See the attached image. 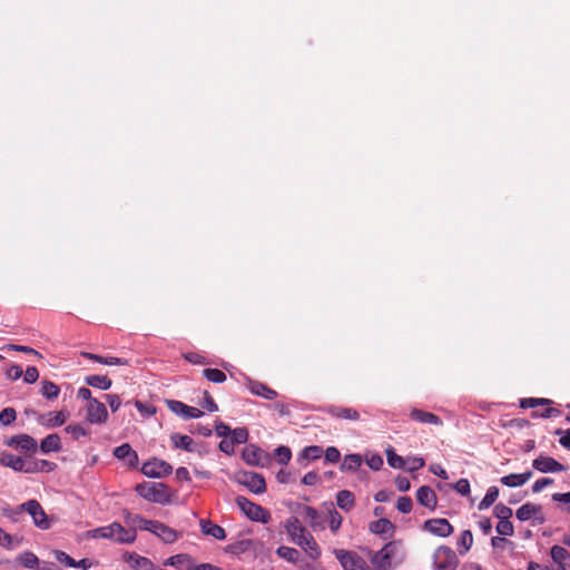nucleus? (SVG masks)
Here are the masks:
<instances>
[{"label": "nucleus", "mask_w": 570, "mask_h": 570, "mask_svg": "<svg viewBox=\"0 0 570 570\" xmlns=\"http://www.w3.org/2000/svg\"><path fill=\"white\" fill-rule=\"evenodd\" d=\"M130 560L134 561V567L138 570H151L154 568L153 563L145 557L140 556H130Z\"/></svg>", "instance_id": "nucleus-52"}, {"label": "nucleus", "mask_w": 570, "mask_h": 570, "mask_svg": "<svg viewBox=\"0 0 570 570\" xmlns=\"http://www.w3.org/2000/svg\"><path fill=\"white\" fill-rule=\"evenodd\" d=\"M396 508L402 513H409L412 510V500L409 497H401L397 500Z\"/></svg>", "instance_id": "nucleus-61"}, {"label": "nucleus", "mask_w": 570, "mask_h": 570, "mask_svg": "<svg viewBox=\"0 0 570 570\" xmlns=\"http://www.w3.org/2000/svg\"><path fill=\"white\" fill-rule=\"evenodd\" d=\"M297 546L301 547L312 560H317L322 554V550L312 534L303 541H299Z\"/></svg>", "instance_id": "nucleus-23"}, {"label": "nucleus", "mask_w": 570, "mask_h": 570, "mask_svg": "<svg viewBox=\"0 0 570 570\" xmlns=\"http://www.w3.org/2000/svg\"><path fill=\"white\" fill-rule=\"evenodd\" d=\"M416 500L428 509L433 510L436 507L435 492L428 485H423L416 491Z\"/></svg>", "instance_id": "nucleus-20"}, {"label": "nucleus", "mask_w": 570, "mask_h": 570, "mask_svg": "<svg viewBox=\"0 0 570 570\" xmlns=\"http://www.w3.org/2000/svg\"><path fill=\"white\" fill-rule=\"evenodd\" d=\"M499 497V489L497 487H490L484 498L479 503V510H485L490 508Z\"/></svg>", "instance_id": "nucleus-42"}, {"label": "nucleus", "mask_w": 570, "mask_h": 570, "mask_svg": "<svg viewBox=\"0 0 570 570\" xmlns=\"http://www.w3.org/2000/svg\"><path fill=\"white\" fill-rule=\"evenodd\" d=\"M410 417L413 421L420 422L422 424H430V425H438V426L443 424L442 420L438 415H435L431 412L419 410V409H412L410 412Z\"/></svg>", "instance_id": "nucleus-19"}, {"label": "nucleus", "mask_w": 570, "mask_h": 570, "mask_svg": "<svg viewBox=\"0 0 570 570\" xmlns=\"http://www.w3.org/2000/svg\"><path fill=\"white\" fill-rule=\"evenodd\" d=\"M125 524L128 529H132L137 534V529L149 531L154 520H147L139 514L128 511L124 513Z\"/></svg>", "instance_id": "nucleus-18"}, {"label": "nucleus", "mask_w": 570, "mask_h": 570, "mask_svg": "<svg viewBox=\"0 0 570 570\" xmlns=\"http://www.w3.org/2000/svg\"><path fill=\"white\" fill-rule=\"evenodd\" d=\"M171 410L186 419H198L204 414L202 410L188 406L179 401L171 402Z\"/></svg>", "instance_id": "nucleus-24"}, {"label": "nucleus", "mask_w": 570, "mask_h": 570, "mask_svg": "<svg viewBox=\"0 0 570 570\" xmlns=\"http://www.w3.org/2000/svg\"><path fill=\"white\" fill-rule=\"evenodd\" d=\"M239 482L253 493L261 494L266 491L265 479L256 472L243 473L239 478Z\"/></svg>", "instance_id": "nucleus-10"}, {"label": "nucleus", "mask_w": 570, "mask_h": 570, "mask_svg": "<svg viewBox=\"0 0 570 570\" xmlns=\"http://www.w3.org/2000/svg\"><path fill=\"white\" fill-rule=\"evenodd\" d=\"M17 512H27L30 514L35 525L41 530H48L51 527V519L37 500L32 499L18 505Z\"/></svg>", "instance_id": "nucleus-3"}, {"label": "nucleus", "mask_w": 570, "mask_h": 570, "mask_svg": "<svg viewBox=\"0 0 570 570\" xmlns=\"http://www.w3.org/2000/svg\"><path fill=\"white\" fill-rule=\"evenodd\" d=\"M402 560L401 546L394 541L386 543L371 557L372 564L376 570H392L394 564Z\"/></svg>", "instance_id": "nucleus-1"}, {"label": "nucleus", "mask_w": 570, "mask_h": 570, "mask_svg": "<svg viewBox=\"0 0 570 570\" xmlns=\"http://www.w3.org/2000/svg\"><path fill=\"white\" fill-rule=\"evenodd\" d=\"M330 513V529L336 533L342 525L343 518L336 510H328Z\"/></svg>", "instance_id": "nucleus-53"}, {"label": "nucleus", "mask_w": 570, "mask_h": 570, "mask_svg": "<svg viewBox=\"0 0 570 570\" xmlns=\"http://www.w3.org/2000/svg\"><path fill=\"white\" fill-rule=\"evenodd\" d=\"M341 458L340 451L335 446H328L325 451V461L336 463Z\"/></svg>", "instance_id": "nucleus-64"}, {"label": "nucleus", "mask_w": 570, "mask_h": 570, "mask_svg": "<svg viewBox=\"0 0 570 570\" xmlns=\"http://www.w3.org/2000/svg\"><path fill=\"white\" fill-rule=\"evenodd\" d=\"M494 514L498 519H500V521L509 520L512 515V510L509 507L500 503L495 505Z\"/></svg>", "instance_id": "nucleus-57"}, {"label": "nucleus", "mask_w": 570, "mask_h": 570, "mask_svg": "<svg viewBox=\"0 0 570 570\" xmlns=\"http://www.w3.org/2000/svg\"><path fill=\"white\" fill-rule=\"evenodd\" d=\"M164 564L171 566L178 570H188L193 564V560L187 554H176L168 558Z\"/></svg>", "instance_id": "nucleus-29"}, {"label": "nucleus", "mask_w": 570, "mask_h": 570, "mask_svg": "<svg viewBox=\"0 0 570 570\" xmlns=\"http://www.w3.org/2000/svg\"><path fill=\"white\" fill-rule=\"evenodd\" d=\"M55 557L57 561L65 563L68 567L75 568L76 567V560H73L69 554H67L63 551H55Z\"/></svg>", "instance_id": "nucleus-62"}, {"label": "nucleus", "mask_w": 570, "mask_h": 570, "mask_svg": "<svg viewBox=\"0 0 570 570\" xmlns=\"http://www.w3.org/2000/svg\"><path fill=\"white\" fill-rule=\"evenodd\" d=\"M202 531L206 535H210L217 540H224L226 538L225 530L210 521H202L200 522Z\"/></svg>", "instance_id": "nucleus-30"}, {"label": "nucleus", "mask_w": 570, "mask_h": 570, "mask_svg": "<svg viewBox=\"0 0 570 570\" xmlns=\"http://www.w3.org/2000/svg\"><path fill=\"white\" fill-rule=\"evenodd\" d=\"M387 463L395 469H402L405 465V459L394 452L393 449L386 450Z\"/></svg>", "instance_id": "nucleus-48"}, {"label": "nucleus", "mask_w": 570, "mask_h": 570, "mask_svg": "<svg viewBox=\"0 0 570 570\" xmlns=\"http://www.w3.org/2000/svg\"><path fill=\"white\" fill-rule=\"evenodd\" d=\"M276 554L279 558H282L288 562H292V563H297L299 561L298 550L291 548V547L282 546V547L277 548Z\"/></svg>", "instance_id": "nucleus-38"}, {"label": "nucleus", "mask_w": 570, "mask_h": 570, "mask_svg": "<svg viewBox=\"0 0 570 570\" xmlns=\"http://www.w3.org/2000/svg\"><path fill=\"white\" fill-rule=\"evenodd\" d=\"M7 444L24 452H35L38 446L37 441L28 434L12 436Z\"/></svg>", "instance_id": "nucleus-14"}, {"label": "nucleus", "mask_w": 570, "mask_h": 570, "mask_svg": "<svg viewBox=\"0 0 570 570\" xmlns=\"http://www.w3.org/2000/svg\"><path fill=\"white\" fill-rule=\"evenodd\" d=\"M497 532L500 535L510 537L514 533L513 524L510 522V520L499 521V523L497 524Z\"/></svg>", "instance_id": "nucleus-56"}, {"label": "nucleus", "mask_w": 570, "mask_h": 570, "mask_svg": "<svg viewBox=\"0 0 570 570\" xmlns=\"http://www.w3.org/2000/svg\"><path fill=\"white\" fill-rule=\"evenodd\" d=\"M141 472L148 478H165L173 472V466L160 459L154 458L145 462L141 466Z\"/></svg>", "instance_id": "nucleus-7"}, {"label": "nucleus", "mask_w": 570, "mask_h": 570, "mask_svg": "<svg viewBox=\"0 0 570 570\" xmlns=\"http://www.w3.org/2000/svg\"><path fill=\"white\" fill-rule=\"evenodd\" d=\"M85 538H87V539H98V538L108 539L107 525L99 527V528L87 531L85 533Z\"/></svg>", "instance_id": "nucleus-58"}, {"label": "nucleus", "mask_w": 570, "mask_h": 570, "mask_svg": "<svg viewBox=\"0 0 570 570\" xmlns=\"http://www.w3.org/2000/svg\"><path fill=\"white\" fill-rule=\"evenodd\" d=\"M334 553L344 570H371L366 560L355 551L338 549Z\"/></svg>", "instance_id": "nucleus-5"}, {"label": "nucleus", "mask_w": 570, "mask_h": 570, "mask_svg": "<svg viewBox=\"0 0 570 570\" xmlns=\"http://www.w3.org/2000/svg\"><path fill=\"white\" fill-rule=\"evenodd\" d=\"M336 503L342 510L350 511L355 503L354 494L348 490L338 491L336 494Z\"/></svg>", "instance_id": "nucleus-33"}, {"label": "nucleus", "mask_w": 570, "mask_h": 570, "mask_svg": "<svg viewBox=\"0 0 570 570\" xmlns=\"http://www.w3.org/2000/svg\"><path fill=\"white\" fill-rule=\"evenodd\" d=\"M472 543H473L472 532L470 530H464L461 533L459 544L464 548V551H468L472 547Z\"/></svg>", "instance_id": "nucleus-60"}, {"label": "nucleus", "mask_w": 570, "mask_h": 570, "mask_svg": "<svg viewBox=\"0 0 570 570\" xmlns=\"http://www.w3.org/2000/svg\"><path fill=\"white\" fill-rule=\"evenodd\" d=\"M370 530L375 534H383L392 531L393 524L387 519H379L370 524Z\"/></svg>", "instance_id": "nucleus-40"}, {"label": "nucleus", "mask_w": 570, "mask_h": 570, "mask_svg": "<svg viewBox=\"0 0 570 570\" xmlns=\"http://www.w3.org/2000/svg\"><path fill=\"white\" fill-rule=\"evenodd\" d=\"M235 501L237 507L248 519L264 523L267 522L269 514L259 504H256L242 495L237 497Z\"/></svg>", "instance_id": "nucleus-6"}, {"label": "nucleus", "mask_w": 570, "mask_h": 570, "mask_svg": "<svg viewBox=\"0 0 570 570\" xmlns=\"http://www.w3.org/2000/svg\"><path fill=\"white\" fill-rule=\"evenodd\" d=\"M275 458L281 464H287L292 458V452L287 446H278L275 450Z\"/></svg>", "instance_id": "nucleus-54"}, {"label": "nucleus", "mask_w": 570, "mask_h": 570, "mask_svg": "<svg viewBox=\"0 0 570 570\" xmlns=\"http://www.w3.org/2000/svg\"><path fill=\"white\" fill-rule=\"evenodd\" d=\"M540 511H541L540 505H535L532 503H525L517 510L515 515L520 521H528L532 517L537 515Z\"/></svg>", "instance_id": "nucleus-32"}, {"label": "nucleus", "mask_w": 570, "mask_h": 570, "mask_svg": "<svg viewBox=\"0 0 570 570\" xmlns=\"http://www.w3.org/2000/svg\"><path fill=\"white\" fill-rule=\"evenodd\" d=\"M173 445L177 449H183L185 451L191 452L194 451V440L185 434L174 433L170 436Z\"/></svg>", "instance_id": "nucleus-34"}, {"label": "nucleus", "mask_w": 570, "mask_h": 570, "mask_svg": "<svg viewBox=\"0 0 570 570\" xmlns=\"http://www.w3.org/2000/svg\"><path fill=\"white\" fill-rule=\"evenodd\" d=\"M81 356H83L88 360L105 364V365H128V361L126 358H120V357L100 356V355L88 353V352H82Z\"/></svg>", "instance_id": "nucleus-26"}, {"label": "nucleus", "mask_w": 570, "mask_h": 570, "mask_svg": "<svg viewBox=\"0 0 570 570\" xmlns=\"http://www.w3.org/2000/svg\"><path fill=\"white\" fill-rule=\"evenodd\" d=\"M551 403H552V401L549 399L528 397V399H522L520 405L523 409H533V407H537L538 405H549Z\"/></svg>", "instance_id": "nucleus-49"}, {"label": "nucleus", "mask_w": 570, "mask_h": 570, "mask_svg": "<svg viewBox=\"0 0 570 570\" xmlns=\"http://www.w3.org/2000/svg\"><path fill=\"white\" fill-rule=\"evenodd\" d=\"M136 492L149 502L165 504L169 502L168 487L164 483L145 482L136 487Z\"/></svg>", "instance_id": "nucleus-2"}, {"label": "nucleus", "mask_w": 570, "mask_h": 570, "mask_svg": "<svg viewBox=\"0 0 570 570\" xmlns=\"http://www.w3.org/2000/svg\"><path fill=\"white\" fill-rule=\"evenodd\" d=\"M23 461L21 456L8 452H0V464L11 468L14 471L20 472L21 469H23Z\"/></svg>", "instance_id": "nucleus-27"}, {"label": "nucleus", "mask_w": 570, "mask_h": 570, "mask_svg": "<svg viewBox=\"0 0 570 570\" xmlns=\"http://www.w3.org/2000/svg\"><path fill=\"white\" fill-rule=\"evenodd\" d=\"M108 540H112L120 544H130L136 540V533L132 529H128L119 522H112L107 525Z\"/></svg>", "instance_id": "nucleus-8"}, {"label": "nucleus", "mask_w": 570, "mask_h": 570, "mask_svg": "<svg viewBox=\"0 0 570 570\" xmlns=\"http://www.w3.org/2000/svg\"><path fill=\"white\" fill-rule=\"evenodd\" d=\"M532 466L542 473H557L566 471V468L551 456L540 455L532 462Z\"/></svg>", "instance_id": "nucleus-11"}, {"label": "nucleus", "mask_w": 570, "mask_h": 570, "mask_svg": "<svg viewBox=\"0 0 570 570\" xmlns=\"http://www.w3.org/2000/svg\"><path fill=\"white\" fill-rule=\"evenodd\" d=\"M149 532L157 535L165 543H173L178 539L176 530L159 521H153Z\"/></svg>", "instance_id": "nucleus-13"}, {"label": "nucleus", "mask_w": 570, "mask_h": 570, "mask_svg": "<svg viewBox=\"0 0 570 570\" xmlns=\"http://www.w3.org/2000/svg\"><path fill=\"white\" fill-rule=\"evenodd\" d=\"M114 455L118 460H122L129 468L138 465V454L131 449L128 443H124L114 450Z\"/></svg>", "instance_id": "nucleus-17"}, {"label": "nucleus", "mask_w": 570, "mask_h": 570, "mask_svg": "<svg viewBox=\"0 0 570 570\" xmlns=\"http://www.w3.org/2000/svg\"><path fill=\"white\" fill-rule=\"evenodd\" d=\"M424 464L425 461L423 458L411 456L405 459V465L403 468L410 472H413L423 468Z\"/></svg>", "instance_id": "nucleus-50"}, {"label": "nucleus", "mask_w": 570, "mask_h": 570, "mask_svg": "<svg viewBox=\"0 0 570 570\" xmlns=\"http://www.w3.org/2000/svg\"><path fill=\"white\" fill-rule=\"evenodd\" d=\"M325 412L335 419L357 421L360 413L357 410L347 406L330 405L325 409Z\"/></svg>", "instance_id": "nucleus-15"}, {"label": "nucleus", "mask_w": 570, "mask_h": 570, "mask_svg": "<svg viewBox=\"0 0 570 570\" xmlns=\"http://www.w3.org/2000/svg\"><path fill=\"white\" fill-rule=\"evenodd\" d=\"M362 456L360 454H348L341 464L342 471H355L362 465Z\"/></svg>", "instance_id": "nucleus-39"}, {"label": "nucleus", "mask_w": 570, "mask_h": 570, "mask_svg": "<svg viewBox=\"0 0 570 570\" xmlns=\"http://www.w3.org/2000/svg\"><path fill=\"white\" fill-rule=\"evenodd\" d=\"M532 476V472L531 471H528V472H524V473H521V474H509V475H505V476H502L500 479V482L503 484V485H507V487H510V488H517V487H521L523 485L524 483H527Z\"/></svg>", "instance_id": "nucleus-25"}, {"label": "nucleus", "mask_w": 570, "mask_h": 570, "mask_svg": "<svg viewBox=\"0 0 570 570\" xmlns=\"http://www.w3.org/2000/svg\"><path fill=\"white\" fill-rule=\"evenodd\" d=\"M61 449V440L58 434H49L40 444V450L43 453L58 452Z\"/></svg>", "instance_id": "nucleus-31"}, {"label": "nucleus", "mask_w": 570, "mask_h": 570, "mask_svg": "<svg viewBox=\"0 0 570 570\" xmlns=\"http://www.w3.org/2000/svg\"><path fill=\"white\" fill-rule=\"evenodd\" d=\"M38 377H39V372H38L37 367L28 366L23 374L24 382L28 384H32V383L37 382Z\"/></svg>", "instance_id": "nucleus-63"}, {"label": "nucleus", "mask_w": 570, "mask_h": 570, "mask_svg": "<svg viewBox=\"0 0 570 570\" xmlns=\"http://www.w3.org/2000/svg\"><path fill=\"white\" fill-rule=\"evenodd\" d=\"M286 530L295 544H298L299 541H303L308 535H311V533L301 524L297 518H292L287 521Z\"/></svg>", "instance_id": "nucleus-16"}, {"label": "nucleus", "mask_w": 570, "mask_h": 570, "mask_svg": "<svg viewBox=\"0 0 570 570\" xmlns=\"http://www.w3.org/2000/svg\"><path fill=\"white\" fill-rule=\"evenodd\" d=\"M234 443H245L248 440V431L244 428L235 429L230 432Z\"/></svg>", "instance_id": "nucleus-59"}, {"label": "nucleus", "mask_w": 570, "mask_h": 570, "mask_svg": "<svg viewBox=\"0 0 570 570\" xmlns=\"http://www.w3.org/2000/svg\"><path fill=\"white\" fill-rule=\"evenodd\" d=\"M424 529L443 538L451 535L453 532V527L446 519H430L424 522Z\"/></svg>", "instance_id": "nucleus-12"}, {"label": "nucleus", "mask_w": 570, "mask_h": 570, "mask_svg": "<svg viewBox=\"0 0 570 570\" xmlns=\"http://www.w3.org/2000/svg\"><path fill=\"white\" fill-rule=\"evenodd\" d=\"M17 561L27 569H37L39 566L38 557L30 551H24L17 557Z\"/></svg>", "instance_id": "nucleus-35"}, {"label": "nucleus", "mask_w": 570, "mask_h": 570, "mask_svg": "<svg viewBox=\"0 0 570 570\" xmlns=\"http://www.w3.org/2000/svg\"><path fill=\"white\" fill-rule=\"evenodd\" d=\"M66 432L72 436L75 440H79L80 438L87 436L89 434L88 430L81 424H69L66 429Z\"/></svg>", "instance_id": "nucleus-46"}, {"label": "nucleus", "mask_w": 570, "mask_h": 570, "mask_svg": "<svg viewBox=\"0 0 570 570\" xmlns=\"http://www.w3.org/2000/svg\"><path fill=\"white\" fill-rule=\"evenodd\" d=\"M49 463L47 461L41 462H33V461H23V469H21L20 472L23 473H37L39 471H42L43 465H48Z\"/></svg>", "instance_id": "nucleus-51"}, {"label": "nucleus", "mask_w": 570, "mask_h": 570, "mask_svg": "<svg viewBox=\"0 0 570 570\" xmlns=\"http://www.w3.org/2000/svg\"><path fill=\"white\" fill-rule=\"evenodd\" d=\"M433 570H456L459 559L450 547H439L432 556Z\"/></svg>", "instance_id": "nucleus-4"}, {"label": "nucleus", "mask_w": 570, "mask_h": 570, "mask_svg": "<svg viewBox=\"0 0 570 570\" xmlns=\"http://www.w3.org/2000/svg\"><path fill=\"white\" fill-rule=\"evenodd\" d=\"M17 417V412L13 407H6L0 412V423L2 425L11 424Z\"/></svg>", "instance_id": "nucleus-55"}, {"label": "nucleus", "mask_w": 570, "mask_h": 570, "mask_svg": "<svg viewBox=\"0 0 570 570\" xmlns=\"http://www.w3.org/2000/svg\"><path fill=\"white\" fill-rule=\"evenodd\" d=\"M68 419V413L66 411L50 412L46 415H42L39 419V422L47 428H57L65 424Z\"/></svg>", "instance_id": "nucleus-22"}, {"label": "nucleus", "mask_w": 570, "mask_h": 570, "mask_svg": "<svg viewBox=\"0 0 570 570\" xmlns=\"http://www.w3.org/2000/svg\"><path fill=\"white\" fill-rule=\"evenodd\" d=\"M247 387L253 394L261 396L263 399L274 400L277 397V392L262 382L249 381L247 383Z\"/></svg>", "instance_id": "nucleus-21"}, {"label": "nucleus", "mask_w": 570, "mask_h": 570, "mask_svg": "<svg viewBox=\"0 0 570 570\" xmlns=\"http://www.w3.org/2000/svg\"><path fill=\"white\" fill-rule=\"evenodd\" d=\"M322 453H323V449L321 446L311 445V446H306L302 450L298 459L313 461V460L320 459Z\"/></svg>", "instance_id": "nucleus-43"}, {"label": "nucleus", "mask_w": 570, "mask_h": 570, "mask_svg": "<svg viewBox=\"0 0 570 570\" xmlns=\"http://www.w3.org/2000/svg\"><path fill=\"white\" fill-rule=\"evenodd\" d=\"M108 419V411L104 403L98 400H90L86 406V420L91 424H102Z\"/></svg>", "instance_id": "nucleus-9"}, {"label": "nucleus", "mask_w": 570, "mask_h": 570, "mask_svg": "<svg viewBox=\"0 0 570 570\" xmlns=\"http://www.w3.org/2000/svg\"><path fill=\"white\" fill-rule=\"evenodd\" d=\"M550 554L554 563L570 564V553L563 547L553 546Z\"/></svg>", "instance_id": "nucleus-36"}, {"label": "nucleus", "mask_w": 570, "mask_h": 570, "mask_svg": "<svg viewBox=\"0 0 570 570\" xmlns=\"http://www.w3.org/2000/svg\"><path fill=\"white\" fill-rule=\"evenodd\" d=\"M204 376L213 383H223L226 381V374L218 368H205Z\"/></svg>", "instance_id": "nucleus-45"}, {"label": "nucleus", "mask_w": 570, "mask_h": 570, "mask_svg": "<svg viewBox=\"0 0 570 570\" xmlns=\"http://www.w3.org/2000/svg\"><path fill=\"white\" fill-rule=\"evenodd\" d=\"M20 544V540L6 532L0 528V546L4 549L11 550Z\"/></svg>", "instance_id": "nucleus-44"}, {"label": "nucleus", "mask_w": 570, "mask_h": 570, "mask_svg": "<svg viewBox=\"0 0 570 570\" xmlns=\"http://www.w3.org/2000/svg\"><path fill=\"white\" fill-rule=\"evenodd\" d=\"M42 386H41V394L48 399V400H53V399H57L59 393H60V389L59 386L51 382V381H42Z\"/></svg>", "instance_id": "nucleus-41"}, {"label": "nucleus", "mask_w": 570, "mask_h": 570, "mask_svg": "<svg viewBox=\"0 0 570 570\" xmlns=\"http://www.w3.org/2000/svg\"><path fill=\"white\" fill-rule=\"evenodd\" d=\"M243 460L253 466L259 465L263 456V452L255 445H248L243 450Z\"/></svg>", "instance_id": "nucleus-28"}, {"label": "nucleus", "mask_w": 570, "mask_h": 570, "mask_svg": "<svg viewBox=\"0 0 570 570\" xmlns=\"http://www.w3.org/2000/svg\"><path fill=\"white\" fill-rule=\"evenodd\" d=\"M303 517L309 521V525L313 528V529H316L320 524H318V512L316 509L312 508V507H308V505H305L303 508Z\"/></svg>", "instance_id": "nucleus-47"}, {"label": "nucleus", "mask_w": 570, "mask_h": 570, "mask_svg": "<svg viewBox=\"0 0 570 570\" xmlns=\"http://www.w3.org/2000/svg\"><path fill=\"white\" fill-rule=\"evenodd\" d=\"M86 383L100 390H108L112 384L111 380L105 375H89L86 377Z\"/></svg>", "instance_id": "nucleus-37"}]
</instances>
